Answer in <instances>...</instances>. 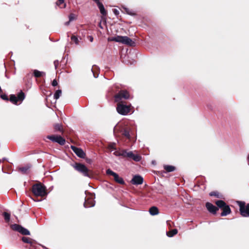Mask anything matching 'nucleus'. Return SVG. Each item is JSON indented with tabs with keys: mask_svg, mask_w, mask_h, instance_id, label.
<instances>
[{
	"mask_svg": "<svg viewBox=\"0 0 249 249\" xmlns=\"http://www.w3.org/2000/svg\"><path fill=\"white\" fill-rule=\"evenodd\" d=\"M177 233L178 230L177 229H173L167 232L166 234L168 237H171L176 235Z\"/></svg>",
	"mask_w": 249,
	"mask_h": 249,
	"instance_id": "5701e85b",
	"label": "nucleus"
},
{
	"mask_svg": "<svg viewBox=\"0 0 249 249\" xmlns=\"http://www.w3.org/2000/svg\"><path fill=\"white\" fill-rule=\"evenodd\" d=\"M91 71H92V73H93V74L94 77L95 78H97V77H98V75L96 76V75L95 74V73H94V71H93L92 69H91Z\"/></svg>",
	"mask_w": 249,
	"mask_h": 249,
	"instance_id": "58836bf2",
	"label": "nucleus"
},
{
	"mask_svg": "<svg viewBox=\"0 0 249 249\" xmlns=\"http://www.w3.org/2000/svg\"><path fill=\"white\" fill-rule=\"evenodd\" d=\"M72 166L76 170L83 174L84 176L89 177V170L85 165L79 163H76Z\"/></svg>",
	"mask_w": 249,
	"mask_h": 249,
	"instance_id": "39448f33",
	"label": "nucleus"
},
{
	"mask_svg": "<svg viewBox=\"0 0 249 249\" xmlns=\"http://www.w3.org/2000/svg\"><path fill=\"white\" fill-rule=\"evenodd\" d=\"M89 40L90 42H92L93 41V38L92 36H89Z\"/></svg>",
	"mask_w": 249,
	"mask_h": 249,
	"instance_id": "4c0bfd02",
	"label": "nucleus"
},
{
	"mask_svg": "<svg viewBox=\"0 0 249 249\" xmlns=\"http://www.w3.org/2000/svg\"><path fill=\"white\" fill-rule=\"evenodd\" d=\"M124 9L125 10V12L128 15L131 16H134L136 15L135 12L132 9H130L128 8H124Z\"/></svg>",
	"mask_w": 249,
	"mask_h": 249,
	"instance_id": "b1692460",
	"label": "nucleus"
},
{
	"mask_svg": "<svg viewBox=\"0 0 249 249\" xmlns=\"http://www.w3.org/2000/svg\"><path fill=\"white\" fill-rule=\"evenodd\" d=\"M131 182L134 185H140L143 183V178L141 176L135 175L131 179Z\"/></svg>",
	"mask_w": 249,
	"mask_h": 249,
	"instance_id": "4468645a",
	"label": "nucleus"
},
{
	"mask_svg": "<svg viewBox=\"0 0 249 249\" xmlns=\"http://www.w3.org/2000/svg\"><path fill=\"white\" fill-rule=\"evenodd\" d=\"M114 154L116 156H122L124 157H128L133 159L135 161H139L141 160V157L138 154H134L132 151L123 150L121 152L115 151Z\"/></svg>",
	"mask_w": 249,
	"mask_h": 249,
	"instance_id": "7ed1b4c3",
	"label": "nucleus"
},
{
	"mask_svg": "<svg viewBox=\"0 0 249 249\" xmlns=\"http://www.w3.org/2000/svg\"><path fill=\"white\" fill-rule=\"evenodd\" d=\"M164 169L168 172H173L175 170V167L172 165H164Z\"/></svg>",
	"mask_w": 249,
	"mask_h": 249,
	"instance_id": "4be33fe9",
	"label": "nucleus"
},
{
	"mask_svg": "<svg viewBox=\"0 0 249 249\" xmlns=\"http://www.w3.org/2000/svg\"><path fill=\"white\" fill-rule=\"evenodd\" d=\"M30 168L29 166H25L24 167H21L19 168V170L22 173H26Z\"/></svg>",
	"mask_w": 249,
	"mask_h": 249,
	"instance_id": "393cba45",
	"label": "nucleus"
},
{
	"mask_svg": "<svg viewBox=\"0 0 249 249\" xmlns=\"http://www.w3.org/2000/svg\"><path fill=\"white\" fill-rule=\"evenodd\" d=\"M240 212L242 216L244 217L249 216V203L245 205V202H239Z\"/></svg>",
	"mask_w": 249,
	"mask_h": 249,
	"instance_id": "423d86ee",
	"label": "nucleus"
},
{
	"mask_svg": "<svg viewBox=\"0 0 249 249\" xmlns=\"http://www.w3.org/2000/svg\"><path fill=\"white\" fill-rule=\"evenodd\" d=\"M34 75L36 77H40L45 75V73L43 71H40L38 70H35L34 71Z\"/></svg>",
	"mask_w": 249,
	"mask_h": 249,
	"instance_id": "412c9836",
	"label": "nucleus"
},
{
	"mask_svg": "<svg viewBox=\"0 0 249 249\" xmlns=\"http://www.w3.org/2000/svg\"><path fill=\"white\" fill-rule=\"evenodd\" d=\"M58 63H59V62L58 60H55L54 61V65L55 69H56V67H57V65H58Z\"/></svg>",
	"mask_w": 249,
	"mask_h": 249,
	"instance_id": "e433bc0d",
	"label": "nucleus"
},
{
	"mask_svg": "<svg viewBox=\"0 0 249 249\" xmlns=\"http://www.w3.org/2000/svg\"><path fill=\"white\" fill-rule=\"evenodd\" d=\"M129 98V95L127 91L121 90L115 96L116 102H120L122 99H127Z\"/></svg>",
	"mask_w": 249,
	"mask_h": 249,
	"instance_id": "9b49d317",
	"label": "nucleus"
},
{
	"mask_svg": "<svg viewBox=\"0 0 249 249\" xmlns=\"http://www.w3.org/2000/svg\"><path fill=\"white\" fill-rule=\"evenodd\" d=\"M206 207L207 210L211 213L213 214H215L216 213V211L218 210V208L213 205L212 203L210 202H207L206 204Z\"/></svg>",
	"mask_w": 249,
	"mask_h": 249,
	"instance_id": "f3484780",
	"label": "nucleus"
},
{
	"mask_svg": "<svg viewBox=\"0 0 249 249\" xmlns=\"http://www.w3.org/2000/svg\"><path fill=\"white\" fill-rule=\"evenodd\" d=\"M215 204L218 207L222 209L223 212L221 213L222 216H226L231 213V211L230 207L223 200H217L215 202Z\"/></svg>",
	"mask_w": 249,
	"mask_h": 249,
	"instance_id": "20e7f679",
	"label": "nucleus"
},
{
	"mask_svg": "<svg viewBox=\"0 0 249 249\" xmlns=\"http://www.w3.org/2000/svg\"><path fill=\"white\" fill-rule=\"evenodd\" d=\"M69 21H71L75 19V15L73 14H71L69 17Z\"/></svg>",
	"mask_w": 249,
	"mask_h": 249,
	"instance_id": "7c9ffc66",
	"label": "nucleus"
},
{
	"mask_svg": "<svg viewBox=\"0 0 249 249\" xmlns=\"http://www.w3.org/2000/svg\"><path fill=\"white\" fill-rule=\"evenodd\" d=\"M1 97L2 99H3V100H8V98L7 96L5 94H3V95H1Z\"/></svg>",
	"mask_w": 249,
	"mask_h": 249,
	"instance_id": "f704fd0d",
	"label": "nucleus"
},
{
	"mask_svg": "<svg viewBox=\"0 0 249 249\" xmlns=\"http://www.w3.org/2000/svg\"><path fill=\"white\" fill-rule=\"evenodd\" d=\"M121 132L122 135H123L124 137H125L127 139L129 140L130 141H131V129L129 127H125L123 128Z\"/></svg>",
	"mask_w": 249,
	"mask_h": 249,
	"instance_id": "dca6fc26",
	"label": "nucleus"
},
{
	"mask_svg": "<svg viewBox=\"0 0 249 249\" xmlns=\"http://www.w3.org/2000/svg\"><path fill=\"white\" fill-rule=\"evenodd\" d=\"M62 91L61 90H57L54 94V98L56 100L58 99L61 95Z\"/></svg>",
	"mask_w": 249,
	"mask_h": 249,
	"instance_id": "a878e982",
	"label": "nucleus"
},
{
	"mask_svg": "<svg viewBox=\"0 0 249 249\" xmlns=\"http://www.w3.org/2000/svg\"><path fill=\"white\" fill-rule=\"evenodd\" d=\"M70 21H68L65 23V25H68Z\"/></svg>",
	"mask_w": 249,
	"mask_h": 249,
	"instance_id": "ea45409f",
	"label": "nucleus"
},
{
	"mask_svg": "<svg viewBox=\"0 0 249 249\" xmlns=\"http://www.w3.org/2000/svg\"><path fill=\"white\" fill-rule=\"evenodd\" d=\"M116 109L118 113L123 115L127 114L130 111V106L120 103L117 105Z\"/></svg>",
	"mask_w": 249,
	"mask_h": 249,
	"instance_id": "0eeeda50",
	"label": "nucleus"
},
{
	"mask_svg": "<svg viewBox=\"0 0 249 249\" xmlns=\"http://www.w3.org/2000/svg\"><path fill=\"white\" fill-rule=\"evenodd\" d=\"M106 173L107 175H108L109 176H113L114 177V179L116 182H117L121 184H124V182L123 178L120 177L117 173L114 172L110 169H108L106 171Z\"/></svg>",
	"mask_w": 249,
	"mask_h": 249,
	"instance_id": "9d476101",
	"label": "nucleus"
},
{
	"mask_svg": "<svg viewBox=\"0 0 249 249\" xmlns=\"http://www.w3.org/2000/svg\"><path fill=\"white\" fill-rule=\"evenodd\" d=\"M210 195L211 196H218V194H217V192H212L210 193Z\"/></svg>",
	"mask_w": 249,
	"mask_h": 249,
	"instance_id": "473e14b6",
	"label": "nucleus"
},
{
	"mask_svg": "<svg viewBox=\"0 0 249 249\" xmlns=\"http://www.w3.org/2000/svg\"><path fill=\"white\" fill-rule=\"evenodd\" d=\"M24 98V93L22 91H20L18 94V96H16L15 95H11L10 101L13 104H17L18 101L21 102Z\"/></svg>",
	"mask_w": 249,
	"mask_h": 249,
	"instance_id": "6e6552de",
	"label": "nucleus"
},
{
	"mask_svg": "<svg viewBox=\"0 0 249 249\" xmlns=\"http://www.w3.org/2000/svg\"><path fill=\"white\" fill-rule=\"evenodd\" d=\"M56 5L60 8H64L66 7V1H56Z\"/></svg>",
	"mask_w": 249,
	"mask_h": 249,
	"instance_id": "6ab92c4d",
	"label": "nucleus"
},
{
	"mask_svg": "<svg viewBox=\"0 0 249 249\" xmlns=\"http://www.w3.org/2000/svg\"><path fill=\"white\" fill-rule=\"evenodd\" d=\"M47 138L53 142L60 144L61 145H64L65 143V140L60 136H48Z\"/></svg>",
	"mask_w": 249,
	"mask_h": 249,
	"instance_id": "f8f14e48",
	"label": "nucleus"
},
{
	"mask_svg": "<svg viewBox=\"0 0 249 249\" xmlns=\"http://www.w3.org/2000/svg\"><path fill=\"white\" fill-rule=\"evenodd\" d=\"M57 85V82L55 79H54L52 82V86L55 87Z\"/></svg>",
	"mask_w": 249,
	"mask_h": 249,
	"instance_id": "72a5a7b5",
	"label": "nucleus"
},
{
	"mask_svg": "<svg viewBox=\"0 0 249 249\" xmlns=\"http://www.w3.org/2000/svg\"><path fill=\"white\" fill-rule=\"evenodd\" d=\"M54 128L56 130L61 131V126L59 124H56L54 125Z\"/></svg>",
	"mask_w": 249,
	"mask_h": 249,
	"instance_id": "2f4dec72",
	"label": "nucleus"
},
{
	"mask_svg": "<svg viewBox=\"0 0 249 249\" xmlns=\"http://www.w3.org/2000/svg\"><path fill=\"white\" fill-rule=\"evenodd\" d=\"M149 213L152 215H155L158 214L159 213L158 209L156 207H152L149 209Z\"/></svg>",
	"mask_w": 249,
	"mask_h": 249,
	"instance_id": "aec40b11",
	"label": "nucleus"
},
{
	"mask_svg": "<svg viewBox=\"0 0 249 249\" xmlns=\"http://www.w3.org/2000/svg\"><path fill=\"white\" fill-rule=\"evenodd\" d=\"M71 39L75 43V44L78 45L79 44V40L76 36H72L71 37Z\"/></svg>",
	"mask_w": 249,
	"mask_h": 249,
	"instance_id": "c85d7f7f",
	"label": "nucleus"
},
{
	"mask_svg": "<svg viewBox=\"0 0 249 249\" xmlns=\"http://www.w3.org/2000/svg\"><path fill=\"white\" fill-rule=\"evenodd\" d=\"M113 11L114 14L116 16L118 15L119 14V11L116 9H114L113 10Z\"/></svg>",
	"mask_w": 249,
	"mask_h": 249,
	"instance_id": "c9c22d12",
	"label": "nucleus"
},
{
	"mask_svg": "<svg viewBox=\"0 0 249 249\" xmlns=\"http://www.w3.org/2000/svg\"><path fill=\"white\" fill-rule=\"evenodd\" d=\"M13 230L19 232L23 235H29L30 231L26 229L18 224H14L12 225Z\"/></svg>",
	"mask_w": 249,
	"mask_h": 249,
	"instance_id": "1a4fd4ad",
	"label": "nucleus"
},
{
	"mask_svg": "<svg viewBox=\"0 0 249 249\" xmlns=\"http://www.w3.org/2000/svg\"><path fill=\"white\" fill-rule=\"evenodd\" d=\"M95 205V201L92 198H87L85 199L84 206L85 208H89L94 206Z\"/></svg>",
	"mask_w": 249,
	"mask_h": 249,
	"instance_id": "a211bd4d",
	"label": "nucleus"
},
{
	"mask_svg": "<svg viewBox=\"0 0 249 249\" xmlns=\"http://www.w3.org/2000/svg\"><path fill=\"white\" fill-rule=\"evenodd\" d=\"M97 5L99 9L100 13L102 15V17H106L107 15V12L106 10L104 5L103 3L101 2V1H96Z\"/></svg>",
	"mask_w": 249,
	"mask_h": 249,
	"instance_id": "2eb2a0df",
	"label": "nucleus"
},
{
	"mask_svg": "<svg viewBox=\"0 0 249 249\" xmlns=\"http://www.w3.org/2000/svg\"><path fill=\"white\" fill-rule=\"evenodd\" d=\"M111 41L121 43L130 46H135V42L127 36H117L111 38Z\"/></svg>",
	"mask_w": 249,
	"mask_h": 249,
	"instance_id": "f257e3e1",
	"label": "nucleus"
},
{
	"mask_svg": "<svg viewBox=\"0 0 249 249\" xmlns=\"http://www.w3.org/2000/svg\"><path fill=\"white\" fill-rule=\"evenodd\" d=\"M22 240L23 242L26 243H29V244L32 243V239L29 237H23L22 238Z\"/></svg>",
	"mask_w": 249,
	"mask_h": 249,
	"instance_id": "bb28decb",
	"label": "nucleus"
},
{
	"mask_svg": "<svg viewBox=\"0 0 249 249\" xmlns=\"http://www.w3.org/2000/svg\"><path fill=\"white\" fill-rule=\"evenodd\" d=\"M115 143H110L109 144V145L108 146V148L110 151H112L115 149Z\"/></svg>",
	"mask_w": 249,
	"mask_h": 249,
	"instance_id": "c756f323",
	"label": "nucleus"
},
{
	"mask_svg": "<svg viewBox=\"0 0 249 249\" xmlns=\"http://www.w3.org/2000/svg\"><path fill=\"white\" fill-rule=\"evenodd\" d=\"M3 216L4 217V219L5 220V221H9L10 220V214L7 212H4L3 214Z\"/></svg>",
	"mask_w": 249,
	"mask_h": 249,
	"instance_id": "cd10ccee",
	"label": "nucleus"
},
{
	"mask_svg": "<svg viewBox=\"0 0 249 249\" xmlns=\"http://www.w3.org/2000/svg\"><path fill=\"white\" fill-rule=\"evenodd\" d=\"M71 148L78 157L81 158H84L85 154L81 149L74 146H71Z\"/></svg>",
	"mask_w": 249,
	"mask_h": 249,
	"instance_id": "ddd939ff",
	"label": "nucleus"
},
{
	"mask_svg": "<svg viewBox=\"0 0 249 249\" xmlns=\"http://www.w3.org/2000/svg\"><path fill=\"white\" fill-rule=\"evenodd\" d=\"M32 192L36 196L42 197L47 195L46 187L41 183L34 184L32 187Z\"/></svg>",
	"mask_w": 249,
	"mask_h": 249,
	"instance_id": "f03ea898",
	"label": "nucleus"
}]
</instances>
